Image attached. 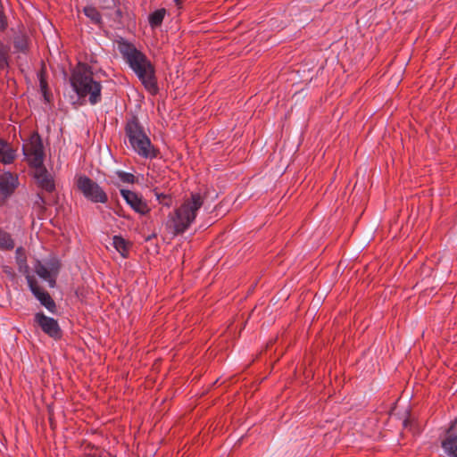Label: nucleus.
<instances>
[{
	"label": "nucleus",
	"mask_w": 457,
	"mask_h": 457,
	"mask_svg": "<svg viewBox=\"0 0 457 457\" xmlns=\"http://www.w3.org/2000/svg\"><path fill=\"white\" fill-rule=\"evenodd\" d=\"M8 26L6 17L4 12L0 10V31H4Z\"/></svg>",
	"instance_id": "26"
},
{
	"label": "nucleus",
	"mask_w": 457,
	"mask_h": 457,
	"mask_svg": "<svg viewBox=\"0 0 457 457\" xmlns=\"http://www.w3.org/2000/svg\"><path fill=\"white\" fill-rule=\"evenodd\" d=\"M34 178L37 186L47 193L55 190V183L53 176L47 171L45 166L35 169Z\"/></svg>",
	"instance_id": "12"
},
{
	"label": "nucleus",
	"mask_w": 457,
	"mask_h": 457,
	"mask_svg": "<svg viewBox=\"0 0 457 457\" xmlns=\"http://www.w3.org/2000/svg\"><path fill=\"white\" fill-rule=\"evenodd\" d=\"M34 321L39 326L42 331L54 340H59L62 337V331L58 321L46 316L44 312H37L34 316Z\"/></svg>",
	"instance_id": "7"
},
{
	"label": "nucleus",
	"mask_w": 457,
	"mask_h": 457,
	"mask_svg": "<svg viewBox=\"0 0 457 457\" xmlns=\"http://www.w3.org/2000/svg\"><path fill=\"white\" fill-rule=\"evenodd\" d=\"M112 245L123 258H127L129 256L131 244L128 240L123 238L121 236H114L112 237Z\"/></svg>",
	"instance_id": "18"
},
{
	"label": "nucleus",
	"mask_w": 457,
	"mask_h": 457,
	"mask_svg": "<svg viewBox=\"0 0 457 457\" xmlns=\"http://www.w3.org/2000/svg\"><path fill=\"white\" fill-rule=\"evenodd\" d=\"M115 213H116L118 216H120V217H123V218H125V215H124L123 211H122L121 209H120V210L116 211V212H115Z\"/></svg>",
	"instance_id": "30"
},
{
	"label": "nucleus",
	"mask_w": 457,
	"mask_h": 457,
	"mask_svg": "<svg viewBox=\"0 0 457 457\" xmlns=\"http://www.w3.org/2000/svg\"><path fill=\"white\" fill-rule=\"evenodd\" d=\"M441 446L449 457H457V419L448 428Z\"/></svg>",
	"instance_id": "11"
},
{
	"label": "nucleus",
	"mask_w": 457,
	"mask_h": 457,
	"mask_svg": "<svg viewBox=\"0 0 457 457\" xmlns=\"http://www.w3.org/2000/svg\"><path fill=\"white\" fill-rule=\"evenodd\" d=\"M27 281L34 296L46 307L51 313L57 312V306L50 294L41 288L33 276L28 275Z\"/></svg>",
	"instance_id": "8"
},
{
	"label": "nucleus",
	"mask_w": 457,
	"mask_h": 457,
	"mask_svg": "<svg viewBox=\"0 0 457 457\" xmlns=\"http://www.w3.org/2000/svg\"><path fill=\"white\" fill-rule=\"evenodd\" d=\"M4 270V272L5 274H7L8 276H10V277H12V278H13V277H14V272H13V270H12V269L11 267H9V266H5V267H4V270Z\"/></svg>",
	"instance_id": "28"
},
{
	"label": "nucleus",
	"mask_w": 457,
	"mask_h": 457,
	"mask_svg": "<svg viewBox=\"0 0 457 457\" xmlns=\"http://www.w3.org/2000/svg\"><path fill=\"white\" fill-rule=\"evenodd\" d=\"M15 247V242L12 235L0 227V250L12 251Z\"/></svg>",
	"instance_id": "20"
},
{
	"label": "nucleus",
	"mask_w": 457,
	"mask_h": 457,
	"mask_svg": "<svg viewBox=\"0 0 457 457\" xmlns=\"http://www.w3.org/2000/svg\"><path fill=\"white\" fill-rule=\"evenodd\" d=\"M19 186L17 175L10 171L0 174V206L5 204L6 201L12 195Z\"/></svg>",
	"instance_id": "9"
},
{
	"label": "nucleus",
	"mask_w": 457,
	"mask_h": 457,
	"mask_svg": "<svg viewBox=\"0 0 457 457\" xmlns=\"http://www.w3.org/2000/svg\"><path fill=\"white\" fill-rule=\"evenodd\" d=\"M11 61V46L0 35V74L10 68Z\"/></svg>",
	"instance_id": "14"
},
{
	"label": "nucleus",
	"mask_w": 457,
	"mask_h": 457,
	"mask_svg": "<svg viewBox=\"0 0 457 457\" xmlns=\"http://www.w3.org/2000/svg\"><path fill=\"white\" fill-rule=\"evenodd\" d=\"M75 186L79 193L92 204H105L109 201L107 192L96 181L87 175H77Z\"/></svg>",
	"instance_id": "5"
},
{
	"label": "nucleus",
	"mask_w": 457,
	"mask_h": 457,
	"mask_svg": "<svg viewBox=\"0 0 457 457\" xmlns=\"http://www.w3.org/2000/svg\"><path fill=\"white\" fill-rule=\"evenodd\" d=\"M204 204V197L200 193H192L190 197L184 199L183 203L168 216L166 223L173 236L183 234L195 220L197 212Z\"/></svg>",
	"instance_id": "4"
},
{
	"label": "nucleus",
	"mask_w": 457,
	"mask_h": 457,
	"mask_svg": "<svg viewBox=\"0 0 457 457\" xmlns=\"http://www.w3.org/2000/svg\"><path fill=\"white\" fill-rule=\"evenodd\" d=\"M167 13L165 8H160L151 12L148 16V23L152 29H156L162 24L164 17Z\"/></svg>",
	"instance_id": "19"
},
{
	"label": "nucleus",
	"mask_w": 457,
	"mask_h": 457,
	"mask_svg": "<svg viewBox=\"0 0 457 457\" xmlns=\"http://www.w3.org/2000/svg\"><path fill=\"white\" fill-rule=\"evenodd\" d=\"M35 270L40 278L49 282L50 287L55 285V279L52 278L50 270L40 262L36 264Z\"/></svg>",
	"instance_id": "22"
},
{
	"label": "nucleus",
	"mask_w": 457,
	"mask_h": 457,
	"mask_svg": "<svg viewBox=\"0 0 457 457\" xmlns=\"http://www.w3.org/2000/svg\"><path fill=\"white\" fill-rule=\"evenodd\" d=\"M15 260L19 271L26 277L29 275V267L27 263V256L23 247L21 246L16 249Z\"/></svg>",
	"instance_id": "17"
},
{
	"label": "nucleus",
	"mask_w": 457,
	"mask_h": 457,
	"mask_svg": "<svg viewBox=\"0 0 457 457\" xmlns=\"http://www.w3.org/2000/svg\"><path fill=\"white\" fill-rule=\"evenodd\" d=\"M13 46L17 53L27 54L29 49L28 37L23 34L15 36L13 39Z\"/></svg>",
	"instance_id": "21"
},
{
	"label": "nucleus",
	"mask_w": 457,
	"mask_h": 457,
	"mask_svg": "<svg viewBox=\"0 0 457 457\" xmlns=\"http://www.w3.org/2000/svg\"><path fill=\"white\" fill-rule=\"evenodd\" d=\"M116 175L122 183L134 184L137 182V178L134 174L123 170H117Z\"/></svg>",
	"instance_id": "25"
},
{
	"label": "nucleus",
	"mask_w": 457,
	"mask_h": 457,
	"mask_svg": "<svg viewBox=\"0 0 457 457\" xmlns=\"http://www.w3.org/2000/svg\"><path fill=\"white\" fill-rule=\"evenodd\" d=\"M22 151L30 167L37 169L44 166V146L37 132L29 137V142L23 145Z\"/></svg>",
	"instance_id": "6"
},
{
	"label": "nucleus",
	"mask_w": 457,
	"mask_h": 457,
	"mask_svg": "<svg viewBox=\"0 0 457 457\" xmlns=\"http://www.w3.org/2000/svg\"><path fill=\"white\" fill-rule=\"evenodd\" d=\"M83 12L95 24H99L102 22V15L95 6L87 5L84 7Z\"/></svg>",
	"instance_id": "23"
},
{
	"label": "nucleus",
	"mask_w": 457,
	"mask_h": 457,
	"mask_svg": "<svg viewBox=\"0 0 457 457\" xmlns=\"http://www.w3.org/2000/svg\"><path fill=\"white\" fill-rule=\"evenodd\" d=\"M16 158V151L7 143L0 138V162L3 164H12Z\"/></svg>",
	"instance_id": "16"
},
{
	"label": "nucleus",
	"mask_w": 457,
	"mask_h": 457,
	"mask_svg": "<svg viewBox=\"0 0 457 457\" xmlns=\"http://www.w3.org/2000/svg\"><path fill=\"white\" fill-rule=\"evenodd\" d=\"M79 457H112V456L109 453L105 452L101 447L96 446L87 440H83L79 445Z\"/></svg>",
	"instance_id": "13"
},
{
	"label": "nucleus",
	"mask_w": 457,
	"mask_h": 457,
	"mask_svg": "<svg viewBox=\"0 0 457 457\" xmlns=\"http://www.w3.org/2000/svg\"><path fill=\"white\" fill-rule=\"evenodd\" d=\"M183 3H184V0H175V4L179 9L182 8Z\"/></svg>",
	"instance_id": "29"
},
{
	"label": "nucleus",
	"mask_w": 457,
	"mask_h": 457,
	"mask_svg": "<svg viewBox=\"0 0 457 457\" xmlns=\"http://www.w3.org/2000/svg\"><path fill=\"white\" fill-rule=\"evenodd\" d=\"M70 83L79 98L88 97L90 104L95 105L102 100V85L94 79L92 67L79 62L71 72Z\"/></svg>",
	"instance_id": "2"
},
{
	"label": "nucleus",
	"mask_w": 457,
	"mask_h": 457,
	"mask_svg": "<svg viewBox=\"0 0 457 457\" xmlns=\"http://www.w3.org/2000/svg\"><path fill=\"white\" fill-rule=\"evenodd\" d=\"M124 133L131 148L140 157L153 160L159 156V149L152 144L137 115L131 113L126 117Z\"/></svg>",
	"instance_id": "3"
},
{
	"label": "nucleus",
	"mask_w": 457,
	"mask_h": 457,
	"mask_svg": "<svg viewBox=\"0 0 457 457\" xmlns=\"http://www.w3.org/2000/svg\"><path fill=\"white\" fill-rule=\"evenodd\" d=\"M37 200L35 202L36 204H37L40 207H44L46 201L44 196L41 194L37 195Z\"/></svg>",
	"instance_id": "27"
},
{
	"label": "nucleus",
	"mask_w": 457,
	"mask_h": 457,
	"mask_svg": "<svg viewBox=\"0 0 457 457\" xmlns=\"http://www.w3.org/2000/svg\"><path fill=\"white\" fill-rule=\"evenodd\" d=\"M118 50L129 67L134 71L146 91L152 96L159 92L155 67L148 57L134 44L123 38L117 41Z\"/></svg>",
	"instance_id": "1"
},
{
	"label": "nucleus",
	"mask_w": 457,
	"mask_h": 457,
	"mask_svg": "<svg viewBox=\"0 0 457 457\" xmlns=\"http://www.w3.org/2000/svg\"><path fill=\"white\" fill-rule=\"evenodd\" d=\"M120 195L135 212L140 215H146L150 212L151 209L146 201L137 193L129 189H120Z\"/></svg>",
	"instance_id": "10"
},
{
	"label": "nucleus",
	"mask_w": 457,
	"mask_h": 457,
	"mask_svg": "<svg viewBox=\"0 0 457 457\" xmlns=\"http://www.w3.org/2000/svg\"><path fill=\"white\" fill-rule=\"evenodd\" d=\"M37 79L39 81V87L46 103H50L52 99V93L50 92L47 82L46 67L43 63L41 69L37 72Z\"/></svg>",
	"instance_id": "15"
},
{
	"label": "nucleus",
	"mask_w": 457,
	"mask_h": 457,
	"mask_svg": "<svg viewBox=\"0 0 457 457\" xmlns=\"http://www.w3.org/2000/svg\"><path fill=\"white\" fill-rule=\"evenodd\" d=\"M154 195L160 204L166 207H170L172 204V196L170 194L160 193L157 189H154Z\"/></svg>",
	"instance_id": "24"
}]
</instances>
